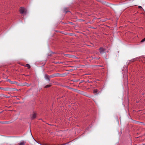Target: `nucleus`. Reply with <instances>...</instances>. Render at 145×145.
I'll list each match as a JSON object with an SVG mask.
<instances>
[{
  "instance_id": "nucleus-20",
  "label": "nucleus",
  "mask_w": 145,
  "mask_h": 145,
  "mask_svg": "<svg viewBox=\"0 0 145 145\" xmlns=\"http://www.w3.org/2000/svg\"><path fill=\"white\" fill-rule=\"evenodd\" d=\"M73 91H76V89H73Z\"/></svg>"
},
{
  "instance_id": "nucleus-18",
  "label": "nucleus",
  "mask_w": 145,
  "mask_h": 145,
  "mask_svg": "<svg viewBox=\"0 0 145 145\" xmlns=\"http://www.w3.org/2000/svg\"><path fill=\"white\" fill-rule=\"evenodd\" d=\"M0 123L2 124L5 123H6L5 122H0Z\"/></svg>"
},
{
  "instance_id": "nucleus-15",
  "label": "nucleus",
  "mask_w": 145,
  "mask_h": 145,
  "mask_svg": "<svg viewBox=\"0 0 145 145\" xmlns=\"http://www.w3.org/2000/svg\"><path fill=\"white\" fill-rule=\"evenodd\" d=\"M72 34L71 33H68V35L72 36Z\"/></svg>"
},
{
  "instance_id": "nucleus-21",
  "label": "nucleus",
  "mask_w": 145,
  "mask_h": 145,
  "mask_svg": "<svg viewBox=\"0 0 145 145\" xmlns=\"http://www.w3.org/2000/svg\"><path fill=\"white\" fill-rule=\"evenodd\" d=\"M10 83H11V84H13V83L11 81H10Z\"/></svg>"
},
{
  "instance_id": "nucleus-10",
  "label": "nucleus",
  "mask_w": 145,
  "mask_h": 145,
  "mask_svg": "<svg viewBox=\"0 0 145 145\" xmlns=\"http://www.w3.org/2000/svg\"><path fill=\"white\" fill-rule=\"evenodd\" d=\"M25 66L27 67L29 69L30 68V65L29 64H26V65H25Z\"/></svg>"
},
{
  "instance_id": "nucleus-9",
  "label": "nucleus",
  "mask_w": 145,
  "mask_h": 145,
  "mask_svg": "<svg viewBox=\"0 0 145 145\" xmlns=\"http://www.w3.org/2000/svg\"><path fill=\"white\" fill-rule=\"evenodd\" d=\"M98 91V90L97 89H95L93 91V93H97Z\"/></svg>"
},
{
  "instance_id": "nucleus-23",
  "label": "nucleus",
  "mask_w": 145,
  "mask_h": 145,
  "mask_svg": "<svg viewBox=\"0 0 145 145\" xmlns=\"http://www.w3.org/2000/svg\"><path fill=\"white\" fill-rule=\"evenodd\" d=\"M70 142H68V143H69Z\"/></svg>"
},
{
  "instance_id": "nucleus-12",
  "label": "nucleus",
  "mask_w": 145,
  "mask_h": 145,
  "mask_svg": "<svg viewBox=\"0 0 145 145\" xmlns=\"http://www.w3.org/2000/svg\"><path fill=\"white\" fill-rule=\"evenodd\" d=\"M50 85H46V86H45V88H48V87H50Z\"/></svg>"
},
{
  "instance_id": "nucleus-8",
  "label": "nucleus",
  "mask_w": 145,
  "mask_h": 145,
  "mask_svg": "<svg viewBox=\"0 0 145 145\" xmlns=\"http://www.w3.org/2000/svg\"><path fill=\"white\" fill-rule=\"evenodd\" d=\"M2 95L4 97H6V98H9V97H8V96H7V95H5L4 94H2Z\"/></svg>"
},
{
  "instance_id": "nucleus-14",
  "label": "nucleus",
  "mask_w": 145,
  "mask_h": 145,
  "mask_svg": "<svg viewBox=\"0 0 145 145\" xmlns=\"http://www.w3.org/2000/svg\"><path fill=\"white\" fill-rule=\"evenodd\" d=\"M1 89H3L4 90H6V89L7 88H0Z\"/></svg>"
},
{
  "instance_id": "nucleus-2",
  "label": "nucleus",
  "mask_w": 145,
  "mask_h": 145,
  "mask_svg": "<svg viewBox=\"0 0 145 145\" xmlns=\"http://www.w3.org/2000/svg\"><path fill=\"white\" fill-rule=\"evenodd\" d=\"M36 114L33 112L32 114L31 115L30 117L31 119H33L36 117Z\"/></svg>"
},
{
  "instance_id": "nucleus-11",
  "label": "nucleus",
  "mask_w": 145,
  "mask_h": 145,
  "mask_svg": "<svg viewBox=\"0 0 145 145\" xmlns=\"http://www.w3.org/2000/svg\"><path fill=\"white\" fill-rule=\"evenodd\" d=\"M66 8H65L63 11L65 12V13H67V12H68L69 11L68 10H66Z\"/></svg>"
},
{
  "instance_id": "nucleus-5",
  "label": "nucleus",
  "mask_w": 145,
  "mask_h": 145,
  "mask_svg": "<svg viewBox=\"0 0 145 145\" xmlns=\"http://www.w3.org/2000/svg\"><path fill=\"white\" fill-rule=\"evenodd\" d=\"M100 2L101 3H102V4H104V5H105L106 4V2L105 1H101V0H96Z\"/></svg>"
},
{
  "instance_id": "nucleus-1",
  "label": "nucleus",
  "mask_w": 145,
  "mask_h": 145,
  "mask_svg": "<svg viewBox=\"0 0 145 145\" xmlns=\"http://www.w3.org/2000/svg\"><path fill=\"white\" fill-rule=\"evenodd\" d=\"M20 11V13L22 14H26V10L25 8L24 7L21 8Z\"/></svg>"
},
{
  "instance_id": "nucleus-4",
  "label": "nucleus",
  "mask_w": 145,
  "mask_h": 145,
  "mask_svg": "<svg viewBox=\"0 0 145 145\" xmlns=\"http://www.w3.org/2000/svg\"><path fill=\"white\" fill-rule=\"evenodd\" d=\"M79 60L78 59V58L75 56H73V62L78 61Z\"/></svg>"
},
{
  "instance_id": "nucleus-24",
  "label": "nucleus",
  "mask_w": 145,
  "mask_h": 145,
  "mask_svg": "<svg viewBox=\"0 0 145 145\" xmlns=\"http://www.w3.org/2000/svg\"><path fill=\"white\" fill-rule=\"evenodd\" d=\"M74 69H75V68H74V69H73V70Z\"/></svg>"
},
{
  "instance_id": "nucleus-17",
  "label": "nucleus",
  "mask_w": 145,
  "mask_h": 145,
  "mask_svg": "<svg viewBox=\"0 0 145 145\" xmlns=\"http://www.w3.org/2000/svg\"><path fill=\"white\" fill-rule=\"evenodd\" d=\"M27 86H30V84H27L26 85Z\"/></svg>"
},
{
  "instance_id": "nucleus-7",
  "label": "nucleus",
  "mask_w": 145,
  "mask_h": 145,
  "mask_svg": "<svg viewBox=\"0 0 145 145\" xmlns=\"http://www.w3.org/2000/svg\"><path fill=\"white\" fill-rule=\"evenodd\" d=\"M25 144V142L24 141L21 142L20 144L19 145H24Z\"/></svg>"
},
{
  "instance_id": "nucleus-19",
  "label": "nucleus",
  "mask_w": 145,
  "mask_h": 145,
  "mask_svg": "<svg viewBox=\"0 0 145 145\" xmlns=\"http://www.w3.org/2000/svg\"><path fill=\"white\" fill-rule=\"evenodd\" d=\"M138 8H142V7H141V6H138Z\"/></svg>"
},
{
  "instance_id": "nucleus-13",
  "label": "nucleus",
  "mask_w": 145,
  "mask_h": 145,
  "mask_svg": "<svg viewBox=\"0 0 145 145\" xmlns=\"http://www.w3.org/2000/svg\"><path fill=\"white\" fill-rule=\"evenodd\" d=\"M145 41V38L142 40L141 41V42H142Z\"/></svg>"
},
{
  "instance_id": "nucleus-16",
  "label": "nucleus",
  "mask_w": 145,
  "mask_h": 145,
  "mask_svg": "<svg viewBox=\"0 0 145 145\" xmlns=\"http://www.w3.org/2000/svg\"><path fill=\"white\" fill-rule=\"evenodd\" d=\"M79 80H73V82H77Z\"/></svg>"
},
{
  "instance_id": "nucleus-22",
  "label": "nucleus",
  "mask_w": 145,
  "mask_h": 145,
  "mask_svg": "<svg viewBox=\"0 0 145 145\" xmlns=\"http://www.w3.org/2000/svg\"><path fill=\"white\" fill-rule=\"evenodd\" d=\"M67 88L69 89H72V88H69V86H67Z\"/></svg>"
},
{
  "instance_id": "nucleus-6",
  "label": "nucleus",
  "mask_w": 145,
  "mask_h": 145,
  "mask_svg": "<svg viewBox=\"0 0 145 145\" xmlns=\"http://www.w3.org/2000/svg\"><path fill=\"white\" fill-rule=\"evenodd\" d=\"M44 77L46 80H47L48 81H50V79L49 77H48V75H47L46 74H45V75L44 76Z\"/></svg>"
},
{
  "instance_id": "nucleus-3",
  "label": "nucleus",
  "mask_w": 145,
  "mask_h": 145,
  "mask_svg": "<svg viewBox=\"0 0 145 145\" xmlns=\"http://www.w3.org/2000/svg\"><path fill=\"white\" fill-rule=\"evenodd\" d=\"M99 52L101 54H103L105 53V49L103 48H100L99 49Z\"/></svg>"
}]
</instances>
